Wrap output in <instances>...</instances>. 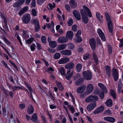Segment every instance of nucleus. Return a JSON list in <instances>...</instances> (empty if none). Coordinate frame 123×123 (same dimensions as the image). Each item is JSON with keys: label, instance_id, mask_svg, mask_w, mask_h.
Wrapping results in <instances>:
<instances>
[{"label": "nucleus", "instance_id": "c9c22d12", "mask_svg": "<svg viewBox=\"0 0 123 123\" xmlns=\"http://www.w3.org/2000/svg\"><path fill=\"white\" fill-rule=\"evenodd\" d=\"M96 15L97 19L100 21L103 18V16L101 15L98 12H96Z\"/></svg>", "mask_w": 123, "mask_h": 123}, {"label": "nucleus", "instance_id": "c85d7f7f", "mask_svg": "<svg viewBox=\"0 0 123 123\" xmlns=\"http://www.w3.org/2000/svg\"><path fill=\"white\" fill-rule=\"evenodd\" d=\"M98 85L100 88L103 90L104 92H105V93H107V91L106 87L104 86V85L101 83H99L98 84Z\"/></svg>", "mask_w": 123, "mask_h": 123}, {"label": "nucleus", "instance_id": "338daca9", "mask_svg": "<svg viewBox=\"0 0 123 123\" xmlns=\"http://www.w3.org/2000/svg\"><path fill=\"white\" fill-rule=\"evenodd\" d=\"M100 96L101 99H103L104 98V92H101L99 94Z\"/></svg>", "mask_w": 123, "mask_h": 123}, {"label": "nucleus", "instance_id": "1a4fd4ad", "mask_svg": "<svg viewBox=\"0 0 123 123\" xmlns=\"http://www.w3.org/2000/svg\"><path fill=\"white\" fill-rule=\"evenodd\" d=\"M86 94H90L93 91V87L92 85L91 84H88L87 86Z\"/></svg>", "mask_w": 123, "mask_h": 123}, {"label": "nucleus", "instance_id": "b1692460", "mask_svg": "<svg viewBox=\"0 0 123 123\" xmlns=\"http://www.w3.org/2000/svg\"><path fill=\"white\" fill-rule=\"evenodd\" d=\"M67 45L65 44H61L58 46L56 48L57 50H60L66 49Z\"/></svg>", "mask_w": 123, "mask_h": 123}, {"label": "nucleus", "instance_id": "412c9836", "mask_svg": "<svg viewBox=\"0 0 123 123\" xmlns=\"http://www.w3.org/2000/svg\"><path fill=\"white\" fill-rule=\"evenodd\" d=\"M81 15L82 16V21L85 24H87L88 21V18L86 15H84L83 14H82Z\"/></svg>", "mask_w": 123, "mask_h": 123}, {"label": "nucleus", "instance_id": "2f4dec72", "mask_svg": "<svg viewBox=\"0 0 123 123\" xmlns=\"http://www.w3.org/2000/svg\"><path fill=\"white\" fill-rule=\"evenodd\" d=\"M105 104L107 106L111 107L112 106V102L111 99H109L107 100Z\"/></svg>", "mask_w": 123, "mask_h": 123}, {"label": "nucleus", "instance_id": "6e6552de", "mask_svg": "<svg viewBox=\"0 0 123 123\" xmlns=\"http://www.w3.org/2000/svg\"><path fill=\"white\" fill-rule=\"evenodd\" d=\"M89 43L92 49L94 51L95 49L96 45L95 40L93 38H90L89 40Z\"/></svg>", "mask_w": 123, "mask_h": 123}, {"label": "nucleus", "instance_id": "423d86ee", "mask_svg": "<svg viewBox=\"0 0 123 123\" xmlns=\"http://www.w3.org/2000/svg\"><path fill=\"white\" fill-rule=\"evenodd\" d=\"M98 99V97L95 95H90L85 100L86 103H89L91 102L96 101Z\"/></svg>", "mask_w": 123, "mask_h": 123}, {"label": "nucleus", "instance_id": "9d476101", "mask_svg": "<svg viewBox=\"0 0 123 123\" xmlns=\"http://www.w3.org/2000/svg\"><path fill=\"white\" fill-rule=\"evenodd\" d=\"M73 14L75 18L78 20H80L81 19L80 14L76 10H74L73 12Z\"/></svg>", "mask_w": 123, "mask_h": 123}, {"label": "nucleus", "instance_id": "7c9ffc66", "mask_svg": "<svg viewBox=\"0 0 123 123\" xmlns=\"http://www.w3.org/2000/svg\"><path fill=\"white\" fill-rule=\"evenodd\" d=\"M49 45L51 48H55L57 46L56 41H53L49 42Z\"/></svg>", "mask_w": 123, "mask_h": 123}, {"label": "nucleus", "instance_id": "052dcab7", "mask_svg": "<svg viewBox=\"0 0 123 123\" xmlns=\"http://www.w3.org/2000/svg\"><path fill=\"white\" fill-rule=\"evenodd\" d=\"M65 7L66 8V10L68 11H70V7L69 5L67 4H66L65 5Z\"/></svg>", "mask_w": 123, "mask_h": 123}, {"label": "nucleus", "instance_id": "864d4df0", "mask_svg": "<svg viewBox=\"0 0 123 123\" xmlns=\"http://www.w3.org/2000/svg\"><path fill=\"white\" fill-rule=\"evenodd\" d=\"M2 39L7 44H10V42L6 38L4 37H3Z\"/></svg>", "mask_w": 123, "mask_h": 123}, {"label": "nucleus", "instance_id": "6e6d98bb", "mask_svg": "<svg viewBox=\"0 0 123 123\" xmlns=\"http://www.w3.org/2000/svg\"><path fill=\"white\" fill-rule=\"evenodd\" d=\"M0 16L3 20L4 22L6 23V19L5 18L4 15L2 13H1Z\"/></svg>", "mask_w": 123, "mask_h": 123}, {"label": "nucleus", "instance_id": "09e8293b", "mask_svg": "<svg viewBox=\"0 0 123 123\" xmlns=\"http://www.w3.org/2000/svg\"><path fill=\"white\" fill-rule=\"evenodd\" d=\"M68 108L71 111L72 113L73 114L74 112V109L73 106L71 105H68Z\"/></svg>", "mask_w": 123, "mask_h": 123}, {"label": "nucleus", "instance_id": "e2e57ef3", "mask_svg": "<svg viewBox=\"0 0 123 123\" xmlns=\"http://www.w3.org/2000/svg\"><path fill=\"white\" fill-rule=\"evenodd\" d=\"M9 62L10 63H11V64L15 68H16V69H18V68L17 67V66H16L15 64L13 62H12V61L9 60Z\"/></svg>", "mask_w": 123, "mask_h": 123}, {"label": "nucleus", "instance_id": "c03bdc74", "mask_svg": "<svg viewBox=\"0 0 123 123\" xmlns=\"http://www.w3.org/2000/svg\"><path fill=\"white\" fill-rule=\"evenodd\" d=\"M61 55L59 53H56L54 55V57L55 59H58L60 58Z\"/></svg>", "mask_w": 123, "mask_h": 123}, {"label": "nucleus", "instance_id": "f8f14e48", "mask_svg": "<svg viewBox=\"0 0 123 123\" xmlns=\"http://www.w3.org/2000/svg\"><path fill=\"white\" fill-rule=\"evenodd\" d=\"M69 61V59L68 57L63 58L61 59L58 61V63L59 64H62L68 62Z\"/></svg>", "mask_w": 123, "mask_h": 123}, {"label": "nucleus", "instance_id": "e433bc0d", "mask_svg": "<svg viewBox=\"0 0 123 123\" xmlns=\"http://www.w3.org/2000/svg\"><path fill=\"white\" fill-rule=\"evenodd\" d=\"M23 37L26 38H27L29 37V36L28 32L24 30L23 31Z\"/></svg>", "mask_w": 123, "mask_h": 123}, {"label": "nucleus", "instance_id": "f3484780", "mask_svg": "<svg viewBox=\"0 0 123 123\" xmlns=\"http://www.w3.org/2000/svg\"><path fill=\"white\" fill-rule=\"evenodd\" d=\"M73 35V33L72 31H68L66 33V37L71 40L72 39Z\"/></svg>", "mask_w": 123, "mask_h": 123}, {"label": "nucleus", "instance_id": "f704fd0d", "mask_svg": "<svg viewBox=\"0 0 123 123\" xmlns=\"http://www.w3.org/2000/svg\"><path fill=\"white\" fill-rule=\"evenodd\" d=\"M32 24H34V26L38 24H39V23L37 20L36 19H32L31 22Z\"/></svg>", "mask_w": 123, "mask_h": 123}, {"label": "nucleus", "instance_id": "ea45409f", "mask_svg": "<svg viewBox=\"0 0 123 123\" xmlns=\"http://www.w3.org/2000/svg\"><path fill=\"white\" fill-rule=\"evenodd\" d=\"M74 45L71 43H69L68 45V49L73 50L74 48Z\"/></svg>", "mask_w": 123, "mask_h": 123}, {"label": "nucleus", "instance_id": "39448f33", "mask_svg": "<svg viewBox=\"0 0 123 123\" xmlns=\"http://www.w3.org/2000/svg\"><path fill=\"white\" fill-rule=\"evenodd\" d=\"M82 74L85 79L87 80H90L92 78V75L89 71H84Z\"/></svg>", "mask_w": 123, "mask_h": 123}, {"label": "nucleus", "instance_id": "8fccbe9b", "mask_svg": "<svg viewBox=\"0 0 123 123\" xmlns=\"http://www.w3.org/2000/svg\"><path fill=\"white\" fill-rule=\"evenodd\" d=\"M77 28V26L76 25H74L72 27V29L74 31L76 32V31Z\"/></svg>", "mask_w": 123, "mask_h": 123}, {"label": "nucleus", "instance_id": "f257e3e1", "mask_svg": "<svg viewBox=\"0 0 123 123\" xmlns=\"http://www.w3.org/2000/svg\"><path fill=\"white\" fill-rule=\"evenodd\" d=\"M105 16L107 23L108 28L109 31L111 33L113 32V29L112 22L111 16L107 13H105Z\"/></svg>", "mask_w": 123, "mask_h": 123}, {"label": "nucleus", "instance_id": "680f3d73", "mask_svg": "<svg viewBox=\"0 0 123 123\" xmlns=\"http://www.w3.org/2000/svg\"><path fill=\"white\" fill-rule=\"evenodd\" d=\"M1 62L4 65L6 68L8 69H9V67H8L7 63L5 62V61H1Z\"/></svg>", "mask_w": 123, "mask_h": 123}, {"label": "nucleus", "instance_id": "c756f323", "mask_svg": "<svg viewBox=\"0 0 123 123\" xmlns=\"http://www.w3.org/2000/svg\"><path fill=\"white\" fill-rule=\"evenodd\" d=\"M70 5L72 8H75L77 6V3H75L74 0H70Z\"/></svg>", "mask_w": 123, "mask_h": 123}, {"label": "nucleus", "instance_id": "9b49d317", "mask_svg": "<svg viewBox=\"0 0 123 123\" xmlns=\"http://www.w3.org/2000/svg\"><path fill=\"white\" fill-rule=\"evenodd\" d=\"M97 32L102 40L103 41H105V37L102 30L99 28H98L97 30Z\"/></svg>", "mask_w": 123, "mask_h": 123}, {"label": "nucleus", "instance_id": "393cba45", "mask_svg": "<svg viewBox=\"0 0 123 123\" xmlns=\"http://www.w3.org/2000/svg\"><path fill=\"white\" fill-rule=\"evenodd\" d=\"M31 120L32 121L34 122L37 121L36 123H38L39 122L37 120V114L35 113L34 114L32 115V117L31 118Z\"/></svg>", "mask_w": 123, "mask_h": 123}, {"label": "nucleus", "instance_id": "bf43d9fd", "mask_svg": "<svg viewBox=\"0 0 123 123\" xmlns=\"http://www.w3.org/2000/svg\"><path fill=\"white\" fill-rule=\"evenodd\" d=\"M12 88L13 89V91L14 92L15 91V90L16 89H22L21 87H20L19 86H15L14 87H12Z\"/></svg>", "mask_w": 123, "mask_h": 123}, {"label": "nucleus", "instance_id": "2eb2a0df", "mask_svg": "<svg viewBox=\"0 0 123 123\" xmlns=\"http://www.w3.org/2000/svg\"><path fill=\"white\" fill-rule=\"evenodd\" d=\"M96 106V102H94L89 104L87 107V109L89 111L92 110Z\"/></svg>", "mask_w": 123, "mask_h": 123}, {"label": "nucleus", "instance_id": "49530a36", "mask_svg": "<svg viewBox=\"0 0 123 123\" xmlns=\"http://www.w3.org/2000/svg\"><path fill=\"white\" fill-rule=\"evenodd\" d=\"M21 6L18 1L14 3L13 5V6L15 8Z\"/></svg>", "mask_w": 123, "mask_h": 123}, {"label": "nucleus", "instance_id": "bb28decb", "mask_svg": "<svg viewBox=\"0 0 123 123\" xmlns=\"http://www.w3.org/2000/svg\"><path fill=\"white\" fill-rule=\"evenodd\" d=\"M81 31L80 30L78 31L76 33V36L78 38L77 41L79 42H80L82 41L81 38L80 37L81 35Z\"/></svg>", "mask_w": 123, "mask_h": 123}, {"label": "nucleus", "instance_id": "4be33fe9", "mask_svg": "<svg viewBox=\"0 0 123 123\" xmlns=\"http://www.w3.org/2000/svg\"><path fill=\"white\" fill-rule=\"evenodd\" d=\"M86 86L85 85L78 87L77 90V92L78 93H81L83 92L85 89Z\"/></svg>", "mask_w": 123, "mask_h": 123}, {"label": "nucleus", "instance_id": "6ab92c4d", "mask_svg": "<svg viewBox=\"0 0 123 123\" xmlns=\"http://www.w3.org/2000/svg\"><path fill=\"white\" fill-rule=\"evenodd\" d=\"M34 112V109L32 105H28L27 110V112L30 114H32Z\"/></svg>", "mask_w": 123, "mask_h": 123}, {"label": "nucleus", "instance_id": "3c124183", "mask_svg": "<svg viewBox=\"0 0 123 123\" xmlns=\"http://www.w3.org/2000/svg\"><path fill=\"white\" fill-rule=\"evenodd\" d=\"M53 5L51 3H49V5L51 10H52L53 8L55 7V4L54 3H53Z\"/></svg>", "mask_w": 123, "mask_h": 123}, {"label": "nucleus", "instance_id": "4d7b16f0", "mask_svg": "<svg viewBox=\"0 0 123 123\" xmlns=\"http://www.w3.org/2000/svg\"><path fill=\"white\" fill-rule=\"evenodd\" d=\"M36 45L34 43H33L32 45H31L30 48L31 50L32 51H34L35 49V47Z\"/></svg>", "mask_w": 123, "mask_h": 123}, {"label": "nucleus", "instance_id": "603ef678", "mask_svg": "<svg viewBox=\"0 0 123 123\" xmlns=\"http://www.w3.org/2000/svg\"><path fill=\"white\" fill-rule=\"evenodd\" d=\"M73 21L72 19L70 18L68 21V23L69 26H71L73 23Z\"/></svg>", "mask_w": 123, "mask_h": 123}, {"label": "nucleus", "instance_id": "5701e85b", "mask_svg": "<svg viewBox=\"0 0 123 123\" xmlns=\"http://www.w3.org/2000/svg\"><path fill=\"white\" fill-rule=\"evenodd\" d=\"M71 70H69L68 71L66 75V79L67 80H69L73 75V72H71Z\"/></svg>", "mask_w": 123, "mask_h": 123}, {"label": "nucleus", "instance_id": "f03ea898", "mask_svg": "<svg viewBox=\"0 0 123 123\" xmlns=\"http://www.w3.org/2000/svg\"><path fill=\"white\" fill-rule=\"evenodd\" d=\"M83 9H81L80 10L81 15L83 14L84 15H88L89 17H92L91 12L89 9L86 6L84 5L83 6Z\"/></svg>", "mask_w": 123, "mask_h": 123}, {"label": "nucleus", "instance_id": "72a5a7b5", "mask_svg": "<svg viewBox=\"0 0 123 123\" xmlns=\"http://www.w3.org/2000/svg\"><path fill=\"white\" fill-rule=\"evenodd\" d=\"M59 71L62 75H64L65 74V70L63 67H61L58 69Z\"/></svg>", "mask_w": 123, "mask_h": 123}, {"label": "nucleus", "instance_id": "5fc2aeb1", "mask_svg": "<svg viewBox=\"0 0 123 123\" xmlns=\"http://www.w3.org/2000/svg\"><path fill=\"white\" fill-rule=\"evenodd\" d=\"M33 38H30L26 41V43H31L33 41Z\"/></svg>", "mask_w": 123, "mask_h": 123}, {"label": "nucleus", "instance_id": "ddd939ff", "mask_svg": "<svg viewBox=\"0 0 123 123\" xmlns=\"http://www.w3.org/2000/svg\"><path fill=\"white\" fill-rule=\"evenodd\" d=\"M74 63L73 62H69L65 66L66 69L68 70H70L72 69L74 66Z\"/></svg>", "mask_w": 123, "mask_h": 123}, {"label": "nucleus", "instance_id": "58836bf2", "mask_svg": "<svg viewBox=\"0 0 123 123\" xmlns=\"http://www.w3.org/2000/svg\"><path fill=\"white\" fill-rule=\"evenodd\" d=\"M31 15L34 17L37 16V12L36 10L34 8L32 9L31 11Z\"/></svg>", "mask_w": 123, "mask_h": 123}, {"label": "nucleus", "instance_id": "4468645a", "mask_svg": "<svg viewBox=\"0 0 123 123\" xmlns=\"http://www.w3.org/2000/svg\"><path fill=\"white\" fill-rule=\"evenodd\" d=\"M58 42L60 43H63L68 42V39L65 37H59L57 40Z\"/></svg>", "mask_w": 123, "mask_h": 123}, {"label": "nucleus", "instance_id": "a19ab883", "mask_svg": "<svg viewBox=\"0 0 123 123\" xmlns=\"http://www.w3.org/2000/svg\"><path fill=\"white\" fill-rule=\"evenodd\" d=\"M110 93L111 96L113 97L114 99L116 98V95L115 92L114 90H111L110 91Z\"/></svg>", "mask_w": 123, "mask_h": 123}, {"label": "nucleus", "instance_id": "0eeeda50", "mask_svg": "<svg viewBox=\"0 0 123 123\" xmlns=\"http://www.w3.org/2000/svg\"><path fill=\"white\" fill-rule=\"evenodd\" d=\"M112 74L114 81H117L118 79L119 75L117 69L115 68H113L112 70Z\"/></svg>", "mask_w": 123, "mask_h": 123}, {"label": "nucleus", "instance_id": "7ed1b4c3", "mask_svg": "<svg viewBox=\"0 0 123 123\" xmlns=\"http://www.w3.org/2000/svg\"><path fill=\"white\" fill-rule=\"evenodd\" d=\"M31 18L30 15L28 13L25 14L22 17V20L24 23L28 24L30 21Z\"/></svg>", "mask_w": 123, "mask_h": 123}, {"label": "nucleus", "instance_id": "13d9d810", "mask_svg": "<svg viewBox=\"0 0 123 123\" xmlns=\"http://www.w3.org/2000/svg\"><path fill=\"white\" fill-rule=\"evenodd\" d=\"M45 0H37V3L39 5H41Z\"/></svg>", "mask_w": 123, "mask_h": 123}, {"label": "nucleus", "instance_id": "4c0bfd02", "mask_svg": "<svg viewBox=\"0 0 123 123\" xmlns=\"http://www.w3.org/2000/svg\"><path fill=\"white\" fill-rule=\"evenodd\" d=\"M27 87L30 92V93L31 95V98L32 99V100L34 101L35 102V101L33 98V97L32 96V88L30 86H27Z\"/></svg>", "mask_w": 123, "mask_h": 123}, {"label": "nucleus", "instance_id": "79ce46f5", "mask_svg": "<svg viewBox=\"0 0 123 123\" xmlns=\"http://www.w3.org/2000/svg\"><path fill=\"white\" fill-rule=\"evenodd\" d=\"M93 55L94 60L96 63H98V58L95 52H94L93 53Z\"/></svg>", "mask_w": 123, "mask_h": 123}, {"label": "nucleus", "instance_id": "20e7f679", "mask_svg": "<svg viewBox=\"0 0 123 123\" xmlns=\"http://www.w3.org/2000/svg\"><path fill=\"white\" fill-rule=\"evenodd\" d=\"M75 84L76 86H79L82 84L83 82L84 78L81 77L79 74H77L75 78Z\"/></svg>", "mask_w": 123, "mask_h": 123}, {"label": "nucleus", "instance_id": "de8ad7c7", "mask_svg": "<svg viewBox=\"0 0 123 123\" xmlns=\"http://www.w3.org/2000/svg\"><path fill=\"white\" fill-rule=\"evenodd\" d=\"M41 40L42 43L44 44L46 43V39L45 36H43L41 37Z\"/></svg>", "mask_w": 123, "mask_h": 123}, {"label": "nucleus", "instance_id": "a18cd8bd", "mask_svg": "<svg viewBox=\"0 0 123 123\" xmlns=\"http://www.w3.org/2000/svg\"><path fill=\"white\" fill-rule=\"evenodd\" d=\"M40 29V26L39 24H38L34 26V30L36 32H37L39 31Z\"/></svg>", "mask_w": 123, "mask_h": 123}, {"label": "nucleus", "instance_id": "774afa93", "mask_svg": "<svg viewBox=\"0 0 123 123\" xmlns=\"http://www.w3.org/2000/svg\"><path fill=\"white\" fill-rule=\"evenodd\" d=\"M105 114H111V111L109 109H108L105 111Z\"/></svg>", "mask_w": 123, "mask_h": 123}, {"label": "nucleus", "instance_id": "aec40b11", "mask_svg": "<svg viewBox=\"0 0 123 123\" xmlns=\"http://www.w3.org/2000/svg\"><path fill=\"white\" fill-rule=\"evenodd\" d=\"M104 119L105 120L111 123H114L115 121V119L114 118L110 117H105L104 118Z\"/></svg>", "mask_w": 123, "mask_h": 123}, {"label": "nucleus", "instance_id": "0e129e2a", "mask_svg": "<svg viewBox=\"0 0 123 123\" xmlns=\"http://www.w3.org/2000/svg\"><path fill=\"white\" fill-rule=\"evenodd\" d=\"M120 43L119 44V47H121L123 46V37L121 39L120 41Z\"/></svg>", "mask_w": 123, "mask_h": 123}, {"label": "nucleus", "instance_id": "473e14b6", "mask_svg": "<svg viewBox=\"0 0 123 123\" xmlns=\"http://www.w3.org/2000/svg\"><path fill=\"white\" fill-rule=\"evenodd\" d=\"M82 68V66L81 64L79 63L77 64L76 66L75 69L76 71L79 72H80Z\"/></svg>", "mask_w": 123, "mask_h": 123}, {"label": "nucleus", "instance_id": "69168bd1", "mask_svg": "<svg viewBox=\"0 0 123 123\" xmlns=\"http://www.w3.org/2000/svg\"><path fill=\"white\" fill-rule=\"evenodd\" d=\"M41 117L42 118L43 122V123H47V121L45 117L43 116H41Z\"/></svg>", "mask_w": 123, "mask_h": 123}, {"label": "nucleus", "instance_id": "dca6fc26", "mask_svg": "<svg viewBox=\"0 0 123 123\" xmlns=\"http://www.w3.org/2000/svg\"><path fill=\"white\" fill-rule=\"evenodd\" d=\"M60 53L61 54L65 55H70L72 54L71 51L67 49L62 51H60Z\"/></svg>", "mask_w": 123, "mask_h": 123}, {"label": "nucleus", "instance_id": "a211bd4d", "mask_svg": "<svg viewBox=\"0 0 123 123\" xmlns=\"http://www.w3.org/2000/svg\"><path fill=\"white\" fill-rule=\"evenodd\" d=\"M104 110V107L103 106H101L95 110L93 112L94 114H96L99 112L103 111Z\"/></svg>", "mask_w": 123, "mask_h": 123}, {"label": "nucleus", "instance_id": "cd10ccee", "mask_svg": "<svg viewBox=\"0 0 123 123\" xmlns=\"http://www.w3.org/2000/svg\"><path fill=\"white\" fill-rule=\"evenodd\" d=\"M106 73L108 77L110 78L111 75V70L110 67L108 65L106 66L105 67Z\"/></svg>", "mask_w": 123, "mask_h": 123}, {"label": "nucleus", "instance_id": "a878e982", "mask_svg": "<svg viewBox=\"0 0 123 123\" xmlns=\"http://www.w3.org/2000/svg\"><path fill=\"white\" fill-rule=\"evenodd\" d=\"M28 9V7L27 6H25L23 7L18 13V14L20 16H21L27 11Z\"/></svg>", "mask_w": 123, "mask_h": 123}, {"label": "nucleus", "instance_id": "37998d69", "mask_svg": "<svg viewBox=\"0 0 123 123\" xmlns=\"http://www.w3.org/2000/svg\"><path fill=\"white\" fill-rule=\"evenodd\" d=\"M56 84L59 89L61 91H62L63 89V87L60 82H57Z\"/></svg>", "mask_w": 123, "mask_h": 123}]
</instances>
